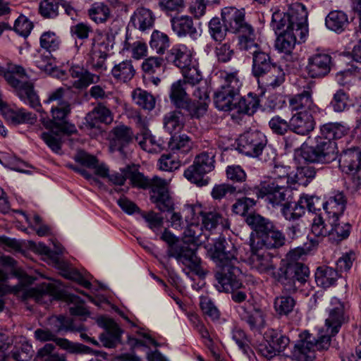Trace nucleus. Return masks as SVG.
Segmentation results:
<instances>
[{"label": "nucleus", "instance_id": "obj_1", "mask_svg": "<svg viewBox=\"0 0 361 361\" xmlns=\"http://www.w3.org/2000/svg\"><path fill=\"white\" fill-rule=\"evenodd\" d=\"M209 255L212 260L221 269L215 274V287L219 292H229L241 288L242 271L237 266L239 264L238 251L235 245L224 238H219L210 248Z\"/></svg>", "mask_w": 361, "mask_h": 361}, {"label": "nucleus", "instance_id": "obj_2", "mask_svg": "<svg viewBox=\"0 0 361 361\" xmlns=\"http://www.w3.org/2000/svg\"><path fill=\"white\" fill-rule=\"evenodd\" d=\"M302 250L290 251L287 257L290 262L283 264L273 273L274 278L283 286V290L288 293H295L309 279V268L296 260L302 255Z\"/></svg>", "mask_w": 361, "mask_h": 361}, {"label": "nucleus", "instance_id": "obj_3", "mask_svg": "<svg viewBox=\"0 0 361 361\" xmlns=\"http://www.w3.org/2000/svg\"><path fill=\"white\" fill-rule=\"evenodd\" d=\"M128 178L135 187L150 189V200L160 211H170L173 209V200L171 197L168 183L157 176L152 178L145 177L142 173L128 166Z\"/></svg>", "mask_w": 361, "mask_h": 361}, {"label": "nucleus", "instance_id": "obj_4", "mask_svg": "<svg viewBox=\"0 0 361 361\" xmlns=\"http://www.w3.org/2000/svg\"><path fill=\"white\" fill-rule=\"evenodd\" d=\"M307 12L305 6L299 2L289 5L287 11L279 10L273 13L271 27L276 34L286 30H295L300 40L304 41L307 34Z\"/></svg>", "mask_w": 361, "mask_h": 361}, {"label": "nucleus", "instance_id": "obj_5", "mask_svg": "<svg viewBox=\"0 0 361 361\" xmlns=\"http://www.w3.org/2000/svg\"><path fill=\"white\" fill-rule=\"evenodd\" d=\"M0 75H3L8 84L15 89L22 101L37 111H40L41 104L39 97L34 90L33 82L28 80V76L21 66L13 63H8L6 68L0 66Z\"/></svg>", "mask_w": 361, "mask_h": 361}, {"label": "nucleus", "instance_id": "obj_6", "mask_svg": "<svg viewBox=\"0 0 361 361\" xmlns=\"http://www.w3.org/2000/svg\"><path fill=\"white\" fill-rule=\"evenodd\" d=\"M252 74L257 78L259 87L275 89L285 81L283 68L271 61L270 56L261 50L252 56Z\"/></svg>", "mask_w": 361, "mask_h": 361}, {"label": "nucleus", "instance_id": "obj_7", "mask_svg": "<svg viewBox=\"0 0 361 361\" xmlns=\"http://www.w3.org/2000/svg\"><path fill=\"white\" fill-rule=\"evenodd\" d=\"M238 149L240 152L262 162L274 160L276 153L274 149L267 146V140L264 133L259 130L246 131L238 139Z\"/></svg>", "mask_w": 361, "mask_h": 361}, {"label": "nucleus", "instance_id": "obj_8", "mask_svg": "<svg viewBox=\"0 0 361 361\" xmlns=\"http://www.w3.org/2000/svg\"><path fill=\"white\" fill-rule=\"evenodd\" d=\"M330 344L329 336L324 330H318L315 334L304 331L299 334L292 356L298 361H312L316 357V350H327Z\"/></svg>", "mask_w": 361, "mask_h": 361}, {"label": "nucleus", "instance_id": "obj_9", "mask_svg": "<svg viewBox=\"0 0 361 361\" xmlns=\"http://www.w3.org/2000/svg\"><path fill=\"white\" fill-rule=\"evenodd\" d=\"M245 194L255 195L257 200L265 198L273 206L293 200V190L287 186L279 185L278 180L261 182L257 186L248 188Z\"/></svg>", "mask_w": 361, "mask_h": 361}, {"label": "nucleus", "instance_id": "obj_10", "mask_svg": "<svg viewBox=\"0 0 361 361\" xmlns=\"http://www.w3.org/2000/svg\"><path fill=\"white\" fill-rule=\"evenodd\" d=\"M215 155V152L211 149L196 156L193 164L184 171L185 178L198 186L207 185L209 178L204 176L214 169Z\"/></svg>", "mask_w": 361, "mask_h": 361}, {"label": "nucleus", "instance_id": "obj_11", "mask_svg": "<svg viewBox=\"0 0 361 361\" xmlns=\"http://www.w3.org/2000/svg\"><path fill=\"white\" fill-rule=\"evenodd\" d=\"M301 155L310 163L329 164L337 158L336 144L334 141L318 137L317 145L304 147Z\"/></svg>", "mask_w": 361, "mask_h": 361}, {"label": "nucleus", "instance_id": "obj_12", "mask_svg": "<svg viewBox=\"0 0 361 361\" xmlns=\"http://www.w3.org/2000/svg\"><path fill=\"white\" fill-rule=\"evenodd\" d=\"M169 257L175 258L177 262L185 266L190 271L200 276H204L205 272L201 266V259L197 255V247L189 244L180 243L178 246L171 247L166 251Z\"/></svg>", "mask_w": 361, "mask_h": 361}, {"label": "nucleus", "instance_id": "obj_13", "mask_svg": "<svg viewBox=\"0 0 361 361\" xmlns=\"http://www.w3.org/2000/svg\"><path fill=\"white\" fill-rule=\"evenodd\" d=\"M35 249L39 254L47 256L54 266L63 271V275L66 278L77 281L80 285L86 288H90L92 285L90 281L86 280L78 270L73 268L69 263L55 256L54 252L45 244L39 243L36 245Z\"/></svg>", "mask_w": 361, "mask_h": 361}, {"label": "nucleus", "instance_id": "obj_14", "mask_svg": "<svg viewBox=\"0 0 361 361\" xmlns=\"http://www.w3.org/2000/svg\"><path fill=\"white\" fill-rule=\"evenodd\" d=\"M329 313L325 320V326L319 330H324V334L329 336V342L331 337L336 335L343 324L345 322L344 305L338 298H332L327 307Z\"/></svg>", "mask_w": 361, "mask_h": 361}, {"label": "nucleus", "instance_id": "obj_15", "mask_svg": "<svg viewBox=\"0 0 361 361\" xmlns=\"http://www.w3.org/2000/svg\"><path fill=\"white\" fill-rule=\"evenodd\" d=\"M71 112L70 102H62L58 105H52L51 107V120L49 121L47 128H51L52 131L56 129L64 134L72 135L77 132L75 126L67 121L68 116Z\"/></svg>", "mask_w": 361, "mask_h": 361}, {"label": "nucleus", "instance_id": "obj_16", "mask_svg": "<svg viewBox=\"0 0 361 361\" xmlns=\"http://www.w3.org/2000/svg\"><path fill=\"white\" fill-rule=\"evenodd\" d=\"M36 340L41 342L54 341L61 349L69 353L87 354L91 351L90 348L81 343H73L63 338L57 337L51 331L48 329H37L34 332Z\"/></svg>", "mask_w": 361, "mask_h": 361}, {"label": "nucleus", "instance_id": "obj_17", "mask_svg": "<svg viewBox=\"0 0 361 361\" xmlns=\"http://www.w3.org/2000/svg\"><path fill=\"white\" fill-rule=\"evenodd\" d=\"M221 17L223 23L233 33L250 34L252 26L245 20V11L235 7H226L222 9Z\"/></svg>", "mask_w": 361, "mask_h": 361}, {"label": "nucleus", "instance_id": "obj_18", "mask_svg": "<svg viewBox=\"0 0 361 361\" xmlns=\"http://www.w3.org/2000/svg\"><path fill=\"white\" fill-rule=\"evenodd\" d=\"M236 310L240 319L247 323L252 331H259L264 327V313L261 308L255 305L252 300L239 305Z\"/></svg>", "mask_w": 361, "mask_h": 361}, {"label": "nucleus", "instance_id": "obj_19", "mask_svg": "<svg viewBox=\"0 0 361 361\" xmlns=\"http://www.w3.org/2000/svg\"><path fill=\"white\" fill-rule=\"evenodd\" d=\"M285 243V237L273 225L270 231H267L260 237H252L250 240V247L256 250L257 248L272 249L283 246Z\"/></svg>", "mask_w": 361, "mask_h": 361}, {"label": "nucleus", "instance_id": "obj_20", "mask_svg": "<svg viewBox=\"0 0 361 361\" xmlns=\"http://www.w3.org/2000/svg\"><path fill=\"white\" fill-rule=\"evenodd\" d=\"M319 113L297 112L290 118V131L300 135H307L315 128L314 116Z\"/></svg>", "mask_w": 361, "mask_h": 361}, {"label": "nucleus", "instance_id": "obj_21", "mask_svg": "<svg viewBox=\"0 0 361 361\" xmlns=\"http://www.w3.org/2000/svg\"><path fill=\"white\" fill-rule=\"evenodd\" d=\"M331 56L328 54H316L308 59L307 71L312 78H320L326 75L331 70Z\"/></svg>", "mask_w": 361, "mask_h": 361}, {"label": "nucleus", "instance_id": "obj_22", "mask_svg": "<svg viewBox=\"0 0 361 361\" xmlns=\"http://www.w3.org/2000/svg\"><path fill=\"white\" fill-rule=\"evenodd\" d=\"M59 295V290L53 283H42L37 287L27 288L23 292L25 299L32 298L41 304L51 302L54 297Z\"/></svg>", "mask_w": 361, "mask_h": 361}, {"label": "nucleus", "instance_id": "obj_23", "mask_svg": "<svg viewBox=\"0 0 361 361\" xmlns=\"http://www.w3.org/2000/svg\"><path fill=\"white\" fill-rule=\"evenodd\" d=\"M85 127L87 129H99V124L104 123L110 124L114 120V116L109 108L102 103H99L85 118Z\"/></svg>", "mask_w": 361, "mask_h": 361}, {"label": "nucleus", "instance_id": "obj_24", "mask_svg": "<svg viewBox=\"0 0 361 361\" xmlns=\"http://www.w3.org/2000/svg\"><path fill=\"white\" fill-rule=\"evenodd\" d=\"M312 94L311 90L308 87L301 93L291 97L289 99V106L291 110L297 112L320 113L321 109L314 103Z\"/></svg>", "mask_w": 361, "mask_h": 361}, {"label": "nucleus", "instance_id": "obj_25", "mask_svg": "<svg viewBox=\"0 0 361 361\" xmlns=\"http://www.w3.org/2000/svg\"><path fill=\"white\" fill-rule=\"evenodd\" d=\"M103 327L105 331L102 333L99 337L101 343L105 348H115L121 343L123 331L118 324L111 319H104Z\"/></svg>", "mask_w": 361, "mask_h": 361}, {"label": "nucleus", "instance_id": "obj_26", "mask_svg": "<svg viewBox=\"0 0 361 361\" xmlns=\"http://www.w3.org/2000/svg\"><path fill=\"white\" fill-rule=\"evenodd\" d=\"M251 255L248 259V263L251 269L259 273H267L274 268L272 257L265 251V249L250 247Z\"/></svg>", "mask_w": 361, "mask_h": 361}, {"label": "nucleus", "instance_id": "obj_27", "mask_svg": "<svg viewBox=\"0 0 361 361\" xmlns=\"http://www.w3.org/2000/svg\"><path fill=\"white\" fill-rule=\"evenodd\" d=\"M154 22L153 12L147 8L140 7L133 12L129 24L140 32H145L153 27Z\"/></svg>", "mask_w": 361, "mask_h": 361}, {"label": "nucleus", "instance_id": "obj_28", "mask_svg": "<svg viewBox=\"0 0 361 361\" xmlns=\"http://www.w3.org/2000/svg\"><path fill=\"white\" fill-rule=\"evenodd\" d=\"M166 59L180 70L190 66L193 61L190 49L184 44L173 47L166 54Z\"/></svg>", "mask_w": 361, "mask_h": 361}, {"label": "nucleus", "instance_id": "obj_29", "mask_svg": "<svg viewBox=\"0 0 361 361\" xmlns=\"http://www.w3.org/2000/svg\"><path fill=\"white\" fill-rule=\"evenodd\" d=\"M338 162L343 172L355 173L361 169V151L358 148L345 150L340 155Z\"/></svg>", "mask_w": 361, "mask_h": 361}, {"label": "nucleus", "instance_id": "obj_30", "mask_svg": "<svg viewBox=\"0 0 361 361\" xmlns=\"http://www.w3.org/2000/svg\"><path fill=\"white\" fill-rule=\"evenodd\" d=\"M69 73L73 78H78L73 83V86L77 89L86 88L91 84L98 82L100 79L99 75L90 73L79 65H72L69 68Z\"/></svg>", "mask_w": 361, "mask_h": 361}, {"label": "nucleus", "instance_id": "obj_31", "mask_svg": "<svg viewBox=\"0 0 361 361\" xmlns=\"http://www.w3.org/2000/svg\"><path fill=\"white\" fill-rule=\"evenodd\" d=\"M111 144L118 150L122 151L123 148L133 142L134 133L132 129L125 125H119L112 128L110 132Z\"/></svg>", "mask_w": 361, "mask_h": 361}, {"label": "nucleus", "instance_id": "obj_32", "mask_svg": "<svg viewBox=\"0 0 361 361\" xmlns=\"http://www.w3.org/2000/svg\"><path fill=\"white\" fill-rule=\"evenodd\" d=\"M136 70L131 59L116 63L111 68V74L118 82L127 83L135 75Z\"/></svg>", "mask_w": 361, "mask_h": 361}, {"label": "nucleus", "instance_id": "obj_33", "mask_svg": "<svg viewBox=\"0 0 361 361\" xmlns=\"http://www.w3.org/2000/svg\"><path fill=\"white\" fill-rule=\"evenodd\" d=\"M345 205L346 200L343 193L337 192L331 196L324 204L326 219L340 218L343 214Z\"/></svg>", "mask_w": 361, "mask_h": 361}, {"label": "nucleus", "instance_id": "obj_34", "mask_svg": "<svg viewBox=\"0 0 361 361\" xmlns=\"http://www.w3.org/2000/svg\"><path fill=\"white\" fill-rule=\"evenodd\" d=\"M329 225V239L332 243H338L350 235L351 226L348 223L341 222L340 219H326Z\"/></svg>", "mask_w": 361, "mask_h": 361}, {"label": "nucleus", "instance_id": "obj_35", "mask_svg": "<svg viewBox=\"0 0 361 361\" xmlns=\"http://www.w3.org/2000/svg\"><path fill=\"white\" fill-rule=\"evenodd\" d=\"M276 35V48L279 51L290 55L297 43V37H300V35H297L295 30H286Z\"/></svg>", "mask_w": 361, "mask_h": 361}, {"label": "nucleus", "instance_id": "obj_36", "mask_svg": "<svg viewBox=\"0 0 361 361\" xmlns=\"http://www.w3.org/2000/svg\"><path fill=\"white\" fill-rule=\"evenodd\" d=\"M171 23L173 30L179 37L185 36L187 35L190 37H195L197 35V30L190 17L184 16L172 18Z\"/></svg>", "mask_w": 361, "mask_h": 361}, {"label": "nucleus", "instance_id": "obj_37", "mask_svg": "<svg viewBox=\"0 0 361 361\" xmlns=\"http://www.w3.org/2000/svg\"><path fill=\"white\" fill-rule=\"evenodd\" d=\"M185 122L183 114L178 110L168 112L163 118L164 128L170 134L179 133L183 128Z\"/></svg>", "mask_w": 361, "mask_h": 361}, {"label": "nucleus", "instance_id": "obj_38", "mask_svg": "<svg viewBox=\"0 0 361 361\" xmlns=\"http://www.w3.org/2000/svg\"><path fill=\"white\" fill-rule=\"evenodd\" d=\"M235 106L233 110L238 113L252 115L259 106V99L255 94L250 92L243 97L238 96Z\"/></svg>", "mask_w": 361, "mask_h": 361}, {"label": "nucleus", "instance_id": "obj_39", "mask_svg": "<svg viewBox=\"0 0 361 361\" xmlns=\"http://www.w3.org/2000/svg\"><path fill=\"white\" fill-rule=\"evenodd\" d=\"M340 275L336 269L329 267H319L315 272V281L319 286L328 288L336 283Z\"/></svg>", "mask_w": 361, "mask_h": 361}, {"label": "nucleus", "instance_id": "obj_40", "mask_svg": "<svg viewBox=\"0 0 361 361\" xmlns=\"http://www.w3.org/2000/svg\"><path fill=\"white\" fill-rule=\"evenodd\" d=\"M281 213L288 221H296L301 218L305 213V206L301 197L297 202L288 200L282 205Z\"/></svg>", "mask_w": 361, "mask_h": 361}, {"label": "nucleus", "instance_id": "obj_41", "mask_svg": "<svg viewBox=\"0 0 361 361\" xmlns=\"http://www.w3.org/2000/svg\"><path fill=\"white\" fill-rule=\"evenodd\" d=\"M4 116L9 123L13 125L25 123H33L37 119L35 114L26 111L23 109L17 110L6 109L4 110Z\"/></svg>", "mask_w": 361, "mask_h": 361}, {"label": "nucleus", "instance_id": "obj_42", "mask_svg": "<svg viewBox=\"0 0 361 361\" xmlns=\"http://www.w3.org/2000/svg\"><path fill=\"white\" fill-rule=\"evenodd\" d=\"M200 214L202 216V226L207 230L212 231L216 228L219 224H221L224 228H228L230 226L228 220L224 219L216 211H201Z\"/></svg>", "mask_w": 361, "mask_h": 361}, {"label": "nucleus", "instance_id": "obj_43", "mask_svg": "<svg viewBox=\"0 0 361 361\" xmlns=\"http://www.w3.org/2000/svg\"><path fill=\"white\" fill-rule=\"evenodd\" d=\"M192 147V142L186 135L173 136L169 142V149L171 153L176 154L178 157L188 153Z\"/></svg>", "mask_w": 361, "mask_h": 361}, {"label": "nucleus", "instance_id": "obj_44", "mask_svg": "<svg viewBox=\"0 0 361 361\" xmlns=\"http://www.w3.org/2000/svg\"><path fill=\"white\" fill-rule=\"evenodd\" d=\"M325 23L329 30L341 32L348 25V18L344 12L333 11L326 17Z\"/></svg>", "mask_w": 361, "mask_h": 361}, {"label": "nucleus", "instance_id": "obj_45", "mask_svg": "<svg viewBox=\"0 0 361 361\" xmlns=\"http://www.w3.org/2000/svg\"><path fill=\"white\" fill-rule=\"evenodd\" d=\"M149 44L150 48L156 54L163 55L170 47L171 41L169 37L166 33L155 30L151 35Z\"/></svg>", "mask_w": 361, "mask_h": 361}, {"label": "nucleus", "instance_id": "obj_46", "mask_svg": "<svg viewBox=\"0 0 361 361\" xmlns=\"http://www.w3.org/2000/svg\"><path fill=\"white\" fill-rule=\"evenodd\" d=\"M221 78L223 82L219 89L231 93V94L239 96L242 82L240 80L238 72H224L221 73Z\"/></svg>", "mask_w": 361, "mask_h": 361}, {"label": "nucleus", "instance_id": "obj_47", "mask_svg": "<svg viewBox=\"0 0 361 361\" xmlns=\"http://www.w3.org/2000/svg\"><path fill=\"white\" fill-rule=\"evenodd\" d=\"M237 95L218 89L214 93V102L216 107L221 111H229L235 109Z\"/></svg>", "mask_w": 361, "mask_h": 361}, {"label": "nucleus", "instance_id": "obj_48", "mask_svg": "<svg viewBox=\"0 0 361 361\" xmlns=\"http://www.w3.org/2000/svg\"><path fill=\"white\" fill-rule=\"evenodd\" d=\"M185 84L181 80H178L172 84L169 94L170 99L173 105L178 109L184 106L190 99L186 92Z\"/></svg>", "mask_w": 361, "mask_h": 361}, {"label": "nucleus", "instance_id": "obj_49", "mask_svg": "<svg viewBox=\"0 0 361 361\" xmlns=\"http://www.w3.org/2000/svg\"><path fill=\"white\" fill-rule=\"evenodd\" d=\"M322 139L333 140L340 139L348 132V128L339 123H329L324 124L320 129Z\"/></svg>", "mask_w": 361, "mask_h": 361}, {"label": "nucleus", "instance_id": "obj_50", "mask_svg": "<svg viewBox=\"0 0 361 361\" xmlns=\"http://www.w3.org/2000/svg\"><path fill=\"white\" fill-rule=\"evenodd\" d=\"M8 355H10V360L12 359L14 361H29L34 355V350L31 344L23 341L16 343Z\"/></svg>", "mask_w": 361, "mask_h": 361}, {"label": "nucleus", "instance_id": "obj_51", "mask_svg": "<svg viewBox=\"0 0 361 361\" xmlns=\"http://www.w3.org/2000/svg\"><path fill=\"white\" fill-rule=\"evenodd\" d=\"M311 232L316 238L315 239H310L313 245H317L319 242L324 237L329 235V225L326 221V219H324L320 215L315 216L313 219Z\"/></svg>", "mask_w": 361, "mask_h": 361}, {"label": "nucleus", "instance_id": "obj_52", "mask_svg": "<svg viewBox=\"0 0 361 361\" xmlns=\"http://www.w3.org/2000/svg\"><path fill=\"white\" fill-rule=\"evenodd\" d=\"M132 97L134 102L143 109L152 111L155 107L154 97L145 90L135 89L132 93Z\"/></svg>", "mask_w": 361, "mask_h": 361}, {"label": "nucleus", "instance_id": "obj_53", "mask_svg": "<svg viewBox=\"0 0 361 361\" xmlns=\"http://www.w3.org/2000/svg\"><path fill=\"white\" fill-rule=\"evenodd\" d=\"M267 342L274 347L278 353L283 352L290 343L289 338L274 329L266 332Z\"/></svg>", "mask_w": 361, "mask_h": 361}, {"label": "nucleus", "instance_id": "obj_54", "mask_svg": "<svg viewBox=\"0 0 361 361\" xmlns=\"http://www.w3.org/2000/svg\"><path fill=\"white\" fill-rule=\"evenodd\" d=\"M295 305V300L290 295H279L275 298L274 307L279 316H287Z\"/></svg>", "mask_w": 361, "mask_h": 361}, {"label": "nucleus", "instance_id": "obj_55", "mask_svg": "<svg viewBox=\"0 0 361 361\" xmlns=\"http://www.w3.org/2000/svg\"><path fill=\"white\" fill-rule=\"evenodd\" d=\"M90 18L96 23H103L110 17L109 8L103 3H96L88 10Z\"/></svg>", "mask_w": 361, "mask_h": 361}, {"label": "nucleus", "instance_id": "obj_56", "mask_svg": "<svg viewBox=\"0 0 361 361\" xmlns=\"http://www.w3.org/2000/svg\"><path fill=\"white\" fill-rule=\"evenodd\" d=\"M209 104L205 102L189 99L183 107L191 118H200L207 112Z\"/></svg>", "mask_w": 361, "mask_h": 361}, {"label": "nucleus", "instance_id": "obj_57", "mask_svg": "<svg viewBox=\"0 0 361 361\" xmlns=\"http://www.w3.org/2000/svg\"><path fill=\"white\" fill-rule=\"evenodd\" d=\"M229 31L225 23H221L220 18L214 17L209 23V32L212 38L216 42H221Z\"/></svg>", "mask_w": 361, "mask_h": 361}, {"label": "nucleus", "instance_id": "obj_58", "mask_svg": "<svg viewBox=\"0 0 361 361\" xmlns=\"http://www.w3.org/2000/svg\"><path fill=\"white\" fill-rule=\"evenodd\" d=\"M239 47L241 50L245 51L249 54L255 55L257 52L262 49L259 45L255 42L254 29L250 34L240 33Z\"/></svg>", "mask_w": 361, "mask_h": 361}, {"label": "nucleus", "instance_id": "obj_59", "mask_svg": "<svg viewBox=\"0 0 361 361\" xmlns=\"http://www.w3.org/2000/svg\"><path fill=\"white\" fill-rule=\"evenodd\" d=\"M247 190L243 187L242 189L237 188L235 186L228 183H221L215 185L211 192V195L214 200H221L225 197L227 194L233 195L236 192H244Z\"/></svg>", "mask_w": 361, "mask_h": 361}, {"label": "nucleus", "instance_id": "obj_60", "mask_svg": "<svg viewBox=\"0 0 361 361\" xmlns=\"http://www.w3.org/2000/svg\"><path fill=\"white\" fill-rule=\"evenodd\" d=\"M331 104L336 112H342L348 110L352 105L348 94L343 90H338L334 94Z\"/></svg>", "mask_w": 361, "mask_h": 361}, {"label": "nucleus", "instance_id": "obj_61", "mask_svg": "<svg viewBox=\"0 0 361 361\" xmlns=\"http://www.w3.org/2000/svg\"><path fill=\"white\" fill-rule=\"evenodd\" d=\"M360 78V71L357 67L351 66L338 73L336 75V80L341 85H347L353 83Z\"/></svg>", "mask_w": 361, "mask_h": 361}, {"label": "nucleus", "instance_id": "obj_62", "mask_svg": "<svg viewBox=\"0 0 361 361\" xmlns=\"http://www.w3.org/2000/svg\"><path fill=\"white\" fill-rule=\"evenodd\" d=\"M64 133L59 132L56 129L52 131L50 128V132H44L41 134V138L49 146V147L54 152L59 153L61 148V142L60 135Z\"/></svg>", "mask_w": 361, "mask_h": 361}, {"label": "nucleus", "instance_id": "obj_63", "mask_svg": "<svg viewBox=\"0 0 361 361\" xmlns=\"http://www.w3.org/2000/svg\"><path fill=\"white\" fill-rule=\"evenodd\" d=\"M61 0H43L39 4L40 14L47 18H56L59 14Z\"/></svg>", "mask_w": 361, "mask_h": 361}, {"label": "nucleus", "instance_id": "obj_64", "mask_svg": "<svg viewBox=\"0 0 361 361\" xmlns=\"http://www.w3.org/2000/svg\"><path fill=\"white\" fill-rule=\"evenodd\" d=\"M60 39L54 32H46L40 37V45L49 54L56 51L60 47Z\"/></svg>", "mask_w": 361, "mask_h": 361}]
</instances>
